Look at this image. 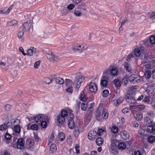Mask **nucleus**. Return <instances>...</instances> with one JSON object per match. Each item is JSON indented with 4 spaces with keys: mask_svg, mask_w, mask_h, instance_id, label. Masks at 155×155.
<instances>
[{
    "mask_svg": "<svg viewBox=\"0 0 155 155\" xmlns=\"http://www.w3.org/2000/svg\"><path fill=\"white\" fill-rule=\"evenodd\" d=\"M85 79L82 74L80 73L77 74L75 76V78L73 82L70 79H66L65 83L68 86V85L73 84L76 88L78 89L81 86V83Z\"/></svg>",
    "mask_w": 155,
    "mask_h": 155,
    "instance_id": "f257e3e1",
    "label": "nucleus"
},
{
    "mask_svg": "<svg viewBox=\"0 0 155 155\" xmlns=\"http://www.w3.org/2000/svg\"><path fill=\"white\" fill-rule=\"evenodd\" d=\"M71 111L69 112L63 109L61 110V114L57 117V121L60 124H62L65 121V118L69 119L68 114Z\"/></svg>",
    "mask_w": 155,
    "mask_h": 155,
    "instance_id": "f03ea898",
    "label": "nucleus"
},
{
    "mask_svg": "<svg viewBox=\"0 0 155 155\" xmlns=\"http://www.w3.org/2000/svg\"><path fill=\"white\" fill-rule=\"evenodd\" d=\"M87 46L84 44H77L72 48V50L73 51L81 52L87 49Z\"/></svg>",
    "mask_w": 155,
    "mask_h": 155,
    "instance_id": "7ed1b4c3",
    "label": "nucleus"
},
{
    "mask_svg": "<svg viewBox=\"0 0 155 155\" xmlns=\"http://www.w3.org/2000/svg\"><path fill=\"white\" fill-rule=\"evenodd\" d=\"M69 119L68 120V125L69 128L70 129H73L75 126V124L73 120L74 116L73 114L71 112L68 114Z\"/></svg>",
    "mask_w": 155,
    "mask_h": 155,
    "instance_id": "20e7f679",
    "label": "nucleus"
},
{
    "mask_svg": "<svg viewBox=\"0 0 155 155\" xmlns=\"http://www.w3.org/2000/svg\"><path fill=\"white\" fill-rule=\"evenodd\" d=\"M140 77L136 74H132L129 77V80L131 83L136 84L140 81Z\"/></svg>",
    "mask_w": 155,
    "mask_h": 155,
    "instance_id": "39448f33",
    "label": "nucleus"
},
{
    "mask_svg": "<svg viewBox=\"0 0 155 155\" xmlns=\"http://www.w3.org/2000/svg\"><path fill=\"white\" fill-rule=\"evenodd\" d=\"M46 117H47V116H45L42 114H38L33 117L32 118V119H35L36 123L38 124H39V123H41V121L43 120V119L45 118Z\"/></svg>",
    "mask_w": 155,
    "mask_h": 155,
    "instance_id": "423d86ee",
    "label": "nucleus"
},
{
    "mask_svg": "<svg viewBox=\"0 0 155 155\" xmlns=\"http://www.w3.org/2000/svg\"><path fill=\"white\" fill-rule=\"evenodd\" d=\"M111 75L110 69L107 68L105 69L103 71L102 79L109 80L110 77Z\"/></svg>",
    "mask_w": 155,
    "mask_h": 155,
    "instance_id": "0eeeda50",
    "label": "nucleus"
},
{
    "mask_svg": "<svg viewBox=\"0 0 155 155\" xmlns=\"http://www.w3.org/2000/svg\"><path fill=\"white\" fill-rule=\"evenodd\" d=\"M97 133L96 131L94 130L90 131L88 134V139L91 141L94 140L96 137Z\"/></svg>",
    "mask_w": 155,
    "mask_h": 155,
    "instance_id": "6e6552de",
    "label": "nucleus"
},
{
    "mask_svg": "<svg viewBox=\"0 0 155 155\" xmlns=\"http://www.w3.org/2000/svg\"><path fill=\"white\" fill-rule=\"evenodd\" d=\"M25 141L22 138H20L18 140L17 142V147L18 149L21 150L24 148Z\"/></svg>",
    "mask_w": 155,
    "mask_h": 155,
    "instance_id": "1a4fd4ad",
    "label": "nucleus"
},
{
    "mask_svg": "<svg viewBox=\"0 0 155 155\" xmlns=\"http://www.w3.org/2000/svg\"><path fill=\"white\" fill-rule=\"evenodd\" d=\"M46 54L47 58L49 59L50 61H57V58L56 57L54 54L52 53L50 51H48L47 52Z\"/></svg>",
    "mask_w": 155,
    "mask_h": 155,
    "instance_id": "9d476101",
    "label": "nucleus"
},
{
    "mask_svg": "<svg viewBox=\"0 0 155 155\" xmlns=\"http://www.w3.org/2000/svg\"><path fill=\"white\" fill-rule=\"evenodd\" d=\"M147 130L149 133L155 134V123L149 125L147 127Z\"/></svg>",
    "mask_w": 155,
    "mask_h": 155,
    "instance_id": "9b49d317",
    "label": "nucleus"
},
{
    "mask_svg": "<svg viewBox=\"0 0 155 155\" xmlns=\"http://www.w3.org/2000/svg\"><path fill=\"white\" fill-rule=\"evenodd\" d=\"M116 135L112 134L111 135L110 138V142L111 143V146L113 147L116 146L117 143H118L117 140L116 139Z\"/></svg>",
    "mask_w": 155,
    "mask_h": 155,
    "instance_id": "f8f14e48",
    "label": "nucleus"
},
{
    "mask_svg": "<svg viewBox=\"0 0 155 155\" xmlns=\"http://www.w3.org/2000/svg\"><path fill=\"white\" fill-rule=\"evenodd\" d=\"M126 100L127 102L131 104L135 103L137 101L135 98L130 94L127 95Z\"/></svg>",
    "mask_w": 155,
    "mask_h": 155,
    "instance_id": "ddd939ff",
    "label": "nucleus"
},
{
    "mask_svg": "<svg viewBox=\"0 0 155 155\" xmlns=\"http://www.w3.org/2000/svg\"><path fill=\"white\" fill-rule=\"evenodd\" d=\"M124 101V98L123 97H120L118 99H114L113 101V104L117 107L122 103Z\"/></svg>",
    "mask_w": 155,
    "mask_h": 155,
    "instance_id": "4468645a",
    "label": "nucleus"
},
{
    "mask_svg": "<svg viewBox=\"0 0 155 155\" xmlns=\"http://www.w3.org/2000/svg\"><path fill=\"white\" fill-rule=\"evenodd\" d=\"M144 48L143 47H141L137 48H136L134 51V54L137 57L139 56L142 52L143 51Z\"/></svg>",
    "mask_w": 155,
    "mask_h": 155,
    "instance_id": "2eb2a0df",
    "label": "nucleus"
},
{
    "mask_svg": "<svg viewBox=\"0 0 155 155\" xmlns=\"http://www.w3.org/2000/svg\"><path fill=\"white\" fill-rule=\"evenodd\" d=\"M89 89L91 91L95 92L97 89V85L95 83H91L89 85Z\"/></svg>",
    "mask_w": 155,
    "mask_h": 155,
    "instance_id": "dca6fc26",
    "label": "nucleus"
},
{
    "mask_svg": "<svg viewBox=\"0 0 155 155\" xmlns=\"http://www.w3.org/2000/svg\"><path fill=\"white\" fill-rule=\"evenodd\" d=\"M20 126L17 125L14 127V129L13 130L14 132L13 133V135H16L17 136L19 135L20 132Z\"/></svg>",
    "mask_w": 155,
    "mask_h": 155,
    "instance_id": "f3484780",
    "label": "nucleus"
},
{
    "mask_svg": "<svg viewBox=\"0 0 155 155\" xmlns=\"http://www.w3.org/2000/svg\"><path fill=\"white\" fill-rule=\"evenodd\" d=\"M120 135L124 140L128 139L130 137V135L125 130L122 131L120 132Z\"/></svg>",
    "mask_w": 155,
    "mask_h": 155,
    "instance_id": "a211bd4d",
    "label": "nucleus"
},
{
    "mask_svg": "<svg viewBox=\"0 0 155 155\" xmlns=\"http://www.w3.org/2000/svg\"><path fill=\"white\" fill-rule=\"evenodd\" d=\"M36 49L35 48L31 47L27 50V55L29 56H32L33 54L36 52Z\"/></svg>",
    "mask_w": 155,
    "mask_h": 155,
    "instance_id": "6ab92c4d",
    "label": "nucleus"
},
{
    "mask_svg": "<svg viewBox=\"0 0 155 155\" xmlns=\"http://www.w3.org/2000/svg\"><path fill=\"white\" fill-rule=\"evenodd\" d=\"M23 25L24 27L22 29L23 30H29L31 26V24L30 21L29 20L25 22Z\"/></svg>",
    "mask_w": 155,
    "mask_h": 155,
    "instance_id": "aec40b11",
    "label": "nucleus"
},
{
    "mask_svg": "<svg viewBox=\"0 0 155 155\" xmlns=\"http://www.w3.org/2000/svg\"><path fill=\"white\" fill-rule=\"evenodd\" d=\"M102 113L101 117L104 120H106L108 118V111L106 109H103L102 110Z\"/></svg>",
    "mask_w": 155,
    "mask_h": 155,
    "instance_id": "412c9836",
    "label": "nucleus"
},
{
    "mask_svg": "<svg viewBox=\"0 0 155 155\" xmlns=\"http://www.w3.org/2000/svg\"><path fill=\"white\" fill-rule=\"evenodd\" d=\"M124 66L126 71L130 73H131L132 68L131 65L127 62L125 61L124 64Z\"/></svg>",
    "mask_w": 155,
    "mask_h": 155,
    "instance_id": "4be33fe9",
    "label": "nucleus"
},
{
    "mask_svg": "<svg viewBox=\"0 0 155 155\" xmlns=\"http://www.w3.org/2000/svg\"><path fill=\"white\" fill-rule=\"evenodd\" d=\"M135 118L137 120H141L143 119V115L142 113H135L134 114Z\"/></svg>",
    "mask_w": 155,
    "mask_h": 155,
    "instance_id": "5701e85b",
    "label": "nucleus"
},
{
    "mask_svg": "<svg viewBox=\"0 0 155 155\" xmlns=\"http://www.w3.org/2000/svg\"><path fill=\"white\" fill-rule=\"evenodd\" d=\"M48 120V117H46L45 118L43 119V120L41 121V123H39V124L41 125V126L43 128H46L47 127V121Z\"/></svg>",
    "mask_w": 155,
    "mask_h": 155,
    "instance_id": "b1692460",
    "label": "nucleus"
},
{
    "mask_svg": "<svg viewBox=\"0 0 155 155\" xmlns=\"http://www.w3.org/2000/svg\"><path fill=\"white\" fill-rule=\"evenodd\" d=\"M144 122L146 124H152L154 122L152 121L150 118L148 117H146L144 118Z\"/></svg>",
    "mask_w": 155,
    "mask_h": 155,
    "instance_id": "393cba45",
    "label": "nucleus"
},
{
    "mask_svg": "<svg viewBox=\"0 0 155 155\" xmlns=\"http://www.w3.org/2000/svg\"><path fill=\"white\" fill-rule=\"evenodd\" d=\"M58 139L60 141H63L65 139L64 134L62 132H59L58 134Z\"/></svg>",
    "mask_w": 155,
    "mask_h": 155,
    "instance_id": "a878e982",
    "label": "nucleus"
},
{
    "mask_svg": "<svg viewBox=\"0 0 155 155\" xmlns=\"http://www.w3.org/2000/svg\"><path fill=\"white\" fill-rule=\"evenodd\" d=\"M26 143L28 146L31 147L33 146L34 141V140L32 139H28L26 140Z\"/></svg>",
    "mask_w": 155,
    "mask_h": 155,
    "instance_id": "bb28decb",
    "label": "nucleus"
},
{
    "mask_svg": "<svg viewBox=\"0 0 155 155\" xmlns=\"http://www.w3.org/2000/svg\"><path fill=\"white\" fill-rule=\"evenodd\" d=\"M110 71L111 75L115 76L117 74L118 71L116 68H113L110 69Z\"/></svg>",
    "mask_w": 155,
    "mask_h": 155,
    "instance_id": "cd10ccee",
    "label": "nucleus"
},
{
    "mask_svg": "<svg viewBox=\"0 0 155 155\" xmlns=\"http://www.w3.org/2000/svg\"><path fill=\"white\" fill-rule=\"evenodd\" d=\"M57 150L56 146L55 144L52 143L50 146V152L51 153L55 152Z\"/></svg>",
    "mask_w": 155,
    "mask_h": 155,
    "instance_id": "c85d7f7f",
    "label": "nucleus"
},
{
    "mask_svg": "<svg viewBox=\"0 0 155 155\" xmlns=\"http://www.w3.org/2000/svg\"><path fill=\"white\" fill-rule=\"evenodd\" d=\"M102 106H99L96 109L97 111L95 114L97 119L101 116V111L102 110Z\"/></svg>",
    "mask_w": 155,
    "mask_h": 155,
    "instance_id": "c756f323",
    "label": "nucleus"
},
{
    "mask_svg": "<svg viewBox=\"0 0 155 155\" xmlns=\"http://www.w3.org/2000/svg\"><path fill=\"white\" fill-rule=\"evenodd\" d=\"M114 84L117 87H120L121 84L120 81L118 78H116L114 80Z\"/></svg>",
    "mask_w": 155,
    "mask_h": 155,
    "instance_id": "7c9ffc66",
    "label": "nucleus"
},
{
    "mask_svg": "<svg viewBox=\"0 0 155 155\" xmlns=\"http://www.w3.org/2000/svg\"><path fill=\"white\" fill-rule=\"evenodd\" d=\"M18 21L15 20H13L7 22V25L9 26H16L17 25Z\"/></svg>",
    "mask_w": 155,
    "mask_h": 155,
    "instance_id": "2f4dec72",
    "label": "nucleus"
},
{
    "mask_svg": "<svg viewBox=\"0 0 155 155\" xmlns=\"http://www.w3.org/2000/svg\"><path fill=\"white\" fill-rule=\"evenodd\" d=\"M97 144L99 146L102 144L104 142L103 139L101 137L97 138L96 140Z\"/></svg>",
    "mask_w": 155,
    "mask_h": 155,
    "instance_id": "473e14b6",
    "label": "nucleus"
},
{
    "mask_svg": "<svg viewBox=\"0 0 155 155\" xmlns=\"http://www.w3.org/2000/svg\"><path fill=\"white\" fill-rule=\"evenodd\" d=\"M55 83L58 84H62L64 83V79L60 77H58L55 79Z\"/></svg>",
    "mask_w": 155,
    "mask_h": 155,
    "instance_id": "72a5a7b5",
    "label": "nucleus"
},
{
    "mask_svg": "<svg viewBox=\"0 0 155 155\" xmlns=\"http://www.w3.org/2000/svg\"><path fill=\"white\" fill-rule=\"evenodd\" d=\"M147 140L150 143H153L155 141V137L152 135L149 136L148 137Z\"/></svg>",
    "mask_w": 155,
    "mask_h": 155,
    "instance_id": "f704fd0d",
    "label": "nucleus"
},
{
    "mask_svg": "<svg viewBox=\"0 0 155 155\" xmlns=\"http://www.w3.org/2000/svg\"><path fill=\"white\" fill-rule=\"evenodd\" d=\"M110 128V129L111 132L114 134H117L118 132V128L116 126H113Z\"/></svg>",
    "mask_w": 155,
    "mask_h": 155,
    "instance_id": "c9c22d12",
    "label": "nucleus"
},
{
    "mask_svg": "<svg viewBox=\"0 0 155 155\" xmlns=\"http://www.w3.org/2000/svg\"><path fill=\"white\" fill-rule=\"evenodd\" d=\"M126 147V144L123 142H120L118 143V147L119 149L123 150Z\"/></svg>",
    "mask_w": 155,
    "mask_h": 155,
    "instance_id": "e433bc0d",
    "label": "nucleus"
},
{
    "mask_svg": "<svg viewBox=\"0 0 155 155\" xmlns=\"http://www.w3.org/2000/svg\"><path fill=\"white\" fill-rule=\"evenodd\" d=\"M20 123V121L18 119L13 120H12L11 123V125L12 126H15L18 125Z\"/></svg>",
    "mask_w": 155,
    "mask_h": 155,
    "instance_id": "4c0bfd02",
    "label": "nucleus"
},
{
    "mask_svg": "<svg viewBox=\"0 0 155 155\" xmlns=\"http://www.w3.org/2000/svg\"><path fill=\"white\" fill-rule=\"evenodd\" d=\"M24 31L23 30L19 31L17 34V35L19 39L23 40L24 39Z\"/></svg>",
    "mask_w": 155,
    "mask_h": 155,
    "instance_id": "58836bf2",
    "label": "nucleus"
},
{
    "mask_svg": "<svg viewBox=\"0 0 155 155\" xmlns=\"http://www.w3.org/2000/svg\"><path fill=\"white\" fill-rule=\"evenodd\" d=\"M87 99V97L84 92L82 91L81 93L80 100L81 101H84Z\"/></svg>",
    "mask_w": 155,
    "mask_h": 155,
    "instance_id": "ea45409f",
    "label": "nucleus"
},
{
    "mask_svg": "<svg viewBox=\"0 0 155 155\" xmlns=\"http://www.w3.org/2000/svg\"><path fill=\"white\" fill-rule=\"evenodd\" d=\"M108 81L105 79H102L101 81V84L103 87H106L107 85Z\"/></svg>",
    "mask_w": 155,
    "mask_h": 155,
    "instance_id": "a19ab883",
    "label": "nucleus"
},
{
    "mask_svg": "<svg viewBox=\"0 0 155 155\" xmlns=\"http://www.w3.org/2000/svg\"><path fill=\"white\" fill-rule=\"evenodd\" d=\"M74 14L78 16H80L81 15V12L79 8H77L74 10Z\"/></svg>",
    "mask_w": 155,
    "mask_h": 155,
    "instance_id": "79ce46f5",
    "label": "nucleus"
},
{
    "mask_svg": "<svg viewBox=\"0 0 155 155\" xmlns=\"http://www.w3.org/2000/svg\"><path fill=\"white\" fill-rule=\"evenodd\" d=\"M144 75L146 78L147 79L150 78L151 76V72L149 71H147L144 73Z\"/></svg>",
    "mask_w": 155,
    "mask_h": 155,
    "instance_id": "37998d69",
    "label": "nucleus"
},
{
    "mask_svg": "<svg viewBox=\"0 0 155 155\" xmlns=\"http://www.w3.org/2000/svg\"><path fill=\"white\" fill-rule=\"evenodd\" d=\"M7 127V124L6 123L0 125V130L3 131L6 130Z\"/></svg>",
    "mask_w": 155,
    "mask_h": 155,
    "instance_id": "c03bdc74",
    "label": "nucleus"
},
{
    "mask_svg": "<svg viewBox=\"0 0 155 155\" xmlns=\"http://www.w3.org/2000/svg\"><path fill=\"white\" fill-rule=\"evenodd\" d=\"M147 16L151 18H155V12H149L147 15Z\"/></svg>",
    "mask_w": 155,
    "mask_h": 155,
    "instance_id": "a18cd8bd",
    "label": "nucleus"
},
{
    "mask_svg": "<svg viewBox=\"0 0 155 155\" xmlns=\"http://www.w3.org/2000/svg\"><path fill=\"white\" fill-rule=\"evenodd\" d=\"M129 80V78H128V77H126L123 78L122 79V81L123 83H124V84H127Z\"/></svg>",
    "mask_w": 155,
    "mask_h": 155,
    "instance_id": "49530a36",
    "label": "nucleus"
},
{
    "mask_svg": "<svg viewBox=\"0 0 155 155\" xmlns=\"http://www.w3.org/2000/svg\"><path fill=\"white\" fill-rule=\"evenodd\" d=\"M151 98L149 96H146L144 98L143 101L145 102H147L148 103H151Z\"/></svg>",
    "mask_w": 155,
    "mask_h": 155,
    "instance_id": "de8ad7c7",
    "label": "nucleus"
},
{
    "mask_svg": "<svg viewBox=\"0 0 155 155\" xmlns=\"http://www.w3.org/2000/svg\"><path fill=\"white\" fill-rule=\"evenodd\" d=\"M109 94V91L108 90H104L102 93V95L104 97H107Z\"/></svg>",
    "mask_w": 155,
    "mask_h": 155,
    "instance_id": "09e8293b",
    "label": "nucleus"
},
{
    "mask_svg": "<svg viewBox=\"0 0 155 155\" xmlns=\"http://www.w3.org/2000/svg\"><path fill=\"white\" fill-rule=\"evenodd\" d=\"M74 133L75 137H78L80 134V132L78 128L75 129L74 131Z\"/></svg>",
    "mask_w": 155,
    "mask_h": 155,
    "instance_id": "8fccbe9b",
    "label": "nucleus"
},
{
    "mask_svg": "<svg viewBox=\"0 0 155 155\" xmlns=\"http://www.w3.org/2000/svg\"><path fill=\"white\" fill-rule=\"evenodd\" d=\"M150 43L152 44L155 43V36L152 35L150 38Z\"/></svg>",
    "mask_w": 155,
    "mask_h": 155,
    "instance_id": "3c124183",
    "label": "nucleus"
},
{
    "mask_svg": "<svg viewBox=\"0 0 155 155\" xmlns=\"http://www.w3.org/2000/svg\"><path fill=\"white\" fill-rule=\"evenodd\" d=\"M43 81L46 84H48L51 82V80L50 78H46L44 79Z\"/></svg>",
    "mask_w": 155,
    "mask_h": 155,
    "instance_id": "603ef678",
    "label": "nucleus"
},
{
    "mask_svg": "<svg viewBox=\"0 0 155 155\" xmlns=\"http://www.w3.org/2000/svg\"><path fill=\"white\" fill-rule=\"evenodd\" d=\"M68 93L70 94H71L73 92V87L72 86L68 87L65 90Z\"/></svg>",
    "mask_w": 155,
    "mask_h": 155,
    "instance_id": "864d4df0",
    "label": "nucleus"
},
{
    "mask_svg": "<svg viewBox=\"0 0 155 155\" xmlns=\"http://www.w3.org/2000/svg\"><path fill=\"white\" fill-rule=\"evenodd\" d=\"M5 138L7 140H9L11 139V135L7 132L5 135Z\"/></svg>",
    "mask_w": 155,
    "mask_h": 155,
    "instance_id": "5fc2aeb1",
    "label": "nucleus"
},
{
    "mask_svg": "<svg viewBox=\"0 0 155 155\" xmlns=\"http://www.w3.org/2000/svg\"><path fill=\"white\" fill-rule=\"evenodd\" d=\"M31 128L33 130H37L38 129V125L36 124H32L31 126Z\"/></svg>",
    "mask_w": 155,
    "mask_h": 155,
    "instance_id": "6e6d98bb",
    "label": "nucleus"
},
{
    "mask_svg": "<svg viewBox=\"0 0 155 155\" xmlns=\"http://www.w3.org/2000/svg\"><path fill=\"white\" fill-rule=\"evenodd\" d=\"M130 110V109L128 107H125V108H123L122 110V112L124 114H126L129 112Z\"/></svg>",
    "mask_w": 155,
    "mask_h": 155,
    "instance_id": "4d7b16f0",
    "label": "nucleus"
},
{
    "mask_svg": "<svg viewBox=\"0 0 155 155\" xmlns=\"http://www.w3.org/2000/svg\"><path fill=\"white\" fill-rule=\"evenodd\" d=\"M137 107L140 110H142L145 108V107L144 105H137Z\"/></svg>",
    "mask_w": 155,
    "mask_h": 155,
    "instance_id": "13d9d810",
    "label": "nucleus"
},
{
    "mask_svg": "<svg viewBox=\"0 0 155 155\" xmlns=\"http://www.w3.org/2000/svg\"><path fill=\"white\" fill-rule=\"evenodd\" d=\"M104 132V131L103 129L101 128L97 130V134L99 136L103 134V133Z\"/></svg>",
    "mask_w": 155,
    "mask_h": 155,
    "instance_id": "bf43d9fd",
    "label": "nucleus"
},
{
    "mask_svg": "<svg viewBox=\"0 0 155 155\" xmlns=\"http://www.w3.org/2000/svg\"><path fill=\"white\" fill-rule=\"evenodd\" d=\"M81 108L82 110H85L87 109V105L84 103H82L81 104Z\"/></svg>",
    "mask_w": 155,
    "mask_h": 155,
    "instance_id": "052dcab7",
    "label": "nucleus"
},
{
    "mask_svg": "<svg viewBox=\"0 0 155 155\" xmlns=\"http://www.w3.org/2000/svg\"><path fill=\"white\" fill-rule=\"evenodd\" d=\"M54 136L53 133H51L50 137V138L49 140V143H50L52 142L53 140H54Z\"/></svg>",
    "mask_w": 155,
    "mask_h": 155,
    "instance_id": "680f3d73",
    "label": "nucleus"
},
{
    "mask_svg": "<svg viewBox=\"0 0 155 155\" xmlns=\"http://www.w3.org/2000/svg\"><path fill=\"white\" fill-rule=\"evenodd\" d=\"M50 77V78H51V81L54 80L55 81V79L57 78L56 75L54 74L51 75Z\"/></svg>",
    "mask_w": 155,
    "mask_h": 155,
    "instance_id": "e2e57ef3",
    "label": "nucleus"
},
{
    "mask_svg": "<svg viewBox=\"0 0 155 155\" xmlns=\"http://www.w3.org/2000/svg\"><path fill=\"white\" fill-rule=\"evenodd\" d=\"M40 65L39 61H37L35 62L34 64V67L35 68H38Z\"/></svg>",
    "mask_w": 155,
    "mask_h": 155,
    "instance_id": "0e129e2a",
    "label": "nucleus"
},
{
    "mask_svg": "<svg viewBox=\"0 0 155 155\" xmlns=\"http://www.w3.org/2000/svg\"><path fill=\"white\" fill-rule=\"evenodd\" d=\"M19 51L20 52H21L22 54L24 55H27L26 53H25L24 50L22 47H19Z\"/></svg>",
    "mask_w": 155,
    "mask_h": 155,
    "instance_id": "69168bd1",
    "label": "nucleus"
},
{
    "mask_svg": "<svg viewBox=\"0 0 155 155\" xmlns=\"http://www.w3.org/2000/svg\"><path fill=\"white\" fill-rule=\"evenodd\" d=\"M74 5H72L71 4L67 6V8L69 10H72L74 7Z\"/></svg>",
    "mask_w": 155,
    "mask_h": 155,
    "instance_id": "338daca9",
    "label": "nucleus"
},
{
    "mask_svg": "<svg viewBox=\"0 0 155 155\" xmlns=\"http://www.w3.org/2000/svg\"><path fill=\"white\" fill-rule=\"evenodd\" d=\"M134 154V155H142L140 151L139 150H135Z\"/></svg>",
    "mask_w": 155,
    "mask_h": 155,
    "instance_id": "774afa93",
    "label": "nucleus"
}]
</instances>
